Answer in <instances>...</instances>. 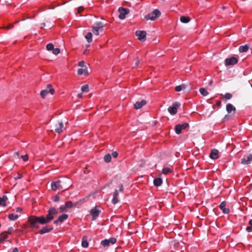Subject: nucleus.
I'll return each mask as SVG.
<instances>
[{"mask_svg":"<svg viewBox=\"0 0 252 252\" xmlns=\"http://www.w3.org/2000/svg\"><path fill=\"white\" fill-rule=\"evenodd\" d=\"M118 195H119L118 191L117 189H116L113 193V199L112 200V202L113 204H116L118 202V201H119L118 198Z\"/></svg>","mask_w":252,"mask_h":252,"instance_id":"5701e85b","label":"nucleus"},{"mask_svg":"<svg viewBox=\"0 0 252 252\" xmlns=\"http://www.w3.org/2000/svg\"><path fill=\"white\" fill-rule=\"evenodd\" d=\"M39 224H45L44 216L40 217L32 216L28 218L27 224L30 228L32 229H38L39 228Z\"/></svg>","mask_w":252,"mask_h":252,"instance_id":"f257e3e1","label":"nucleus"},{"mask_svg":"<svg viewBox=\"0 0 252 252\" xmlns=\"http://www.w3.org/2000/svg\"><path fill=\"white\" fill-rule=\"evenodd\" d=\"M249 224L250 226H247L246 230L248 232H250L252 231V219L249 220Z\"/></svg>","mask_w":252,"mask_h":252,"instance_id":"c9c22d12","label":"nucleus"},{"mask_svg":"<svg viewBox=\"0 0 252 252\" xmlns=\"http://www.w3.org/2000/svg\"><path fill=\"white\" fill-rule=\"evenodd\" d=\"M55 127V131L58 133H60L63 131V124L62 122H60L58 124L56 125Z\"/></svg>","mask_w":252,"mask_h":252,"instance_id":"aec40b11","label":"nucleus"},{"mask_svg":"<svg viewBox=\"0 0 252 252\" xmlns=\"http://www.w3.org/2000/svg\"><path fill=\"white\" fill-rule=\"evenodd\" d=\"M12 231H13V228L12 227H10L8 228L7 230L5 232L6 233L10 234H11Z\"/></svg>","mask_w":252,"mask_h":252,"instance_id":"a18cd8bd","label":"nucleus"},{"mask_svg":"<svg viewBox=\"0 0 252 252\" xmlns=\"http://www.w3.org/2000/svg\"><path fill=\"white\" fill-rule=\"evenodd\" d=\"M112 156L114 158H116L118 157V153L115 151V152H113L112 153Z\"/></svg>","mask_w":252,"mask_h":252,"instance_id":"09e8293b","label":"nucleus"},{"mask_svg":"<svg viewBox=\"0 0 252 252\" xmlns=\"http://www.w3.org/2000/svg\"><path fill=\"white\" fill-rule=\"evenodd\" d=\"M53 229V227H48L47 226H46L45 227H43L41 229H40L38 233L40 234H43L46 233H48L49 232H51Z\"/></svg>","mask_w":252,"mask_h":252,"instance_id":"6ab92c4d","label":"nucleus"},{"mask_svg":"<svg viewBox=\"0 0 252 252\" xmlns=\"http://www.w3.org/2000/svg\"><path fill=\"white\" fill-rule=\"evenodd\" d=\"M81 90L83 92H88L89 91V86L88 85H84L81 87Z\"/></svg>","mask_w":252,"mask_h":252,"instance_id":"4c0bfd02","label":"nucleus"},{"mask_svg":"<svg viewBox=\"0 0 252 252\" xmlns=\"http://www.w3.org/2000/svg\"><path fill=\"white\" fill-rule=\"evenodd\" d=\"M23 210V209L21 207H18L16 209V212L21 213Z\"/></svg>","mask_w":252,"mask_h":252,"instance_id":"603ef678","label":"nucleus"},{"mask_svg":"<svg viewBox=\"0 0 252 252\" xmlns=\"http://www.w3.org/2000/svg\"><path fill=\"white\" fill-rule=\"evenodd\" d=\"M60 53V49L59 48H54L52 51V53L55 55H58Z\"/></svg>","mask_w":252,"mask_h":252,"instance_id":"ea45409f","label":"nucleus"},{"mask_svg":"<svg viewBox=\"0 0 252 252\" xmlns=\"http://www.w3.org/2000/svg\"><path fill=\"white\" fill-rule=\"evenodd\" d=\"M60 196L58 195H56L53 197V200L55 202H57L60 200Z\"/></svg>","mask_w":252,"mask_h":252,"instance_id":"c03bdc74","label":"nucleus"},{"mask_svg":"<svg viewBox=\"0 0 252 252\" xmlns=\"http://www.w3.org/2000/svg\"><path fill=\"white\" fill-rule=\"evenodd\" d=\"M0 237H1V238L2 239H3V241H4L7 238H8V236L6 234V232H3L2 233H1L0 234Z\"/></svg>","mask_w":252,"mask_h":252,"instance_id":"58836bf2","label":"nucleus"},{"mask_svg":"<svg viewBox=\"0 0 252 252\" xmlns=\"http://www.w3.org/2000/svg\"><path fill=\"white\" fill-rule=\"evenodd\" d=\"M209 157L213 159H217L219 158V151L216 149H212L210 153Z\"/></svg>","mask_w":252,"mask_h":252,"instance_id":"dca6fc26","label":"nucleus"},{"mask_svg":"<svg viewBox=\"0 0 252 252\" xmlns=\"http://www.w3.org/2000/svg\"><path fill=\"white\" fill-rule=\"evenodd\" d=\"M100 213V211L98 209L97 206L93 208L90 211V214L92 216L93 220L96 219Z\"/></svg>","mask_w":252,"mask_h":252,"instance_id":"f8f14e48","label":"nucleus"},{"mask_svg":"<svg viewBox=\"0 0 252 252\" xmlns=\"http://www.w3.org/2000/svg\"><path fill=\"white\" fill-rule=\"evenodd\" d=\"M138 39L142 42H144L146 39V32L144 31H137L135 32Z\"/></svg>","mask_w":252,"mask_h":252,"instance_id":"9b49d317","label":"nucleus"},{"mask_svg":"<svg viewBox=\"0 0 252 252\" xmlns=\"http://www.w3.org/2000/svg\"><path fill=\"white\" fill-rule=\"evenodd\" d=\"M186 88V86L184 84H183V85H179V86H176L175 88V90L176 91V92H180L181 91H182L183 89H185Z\"/></svg>","mask_w":252,"mask_h":252,"instance_id":"72a5a7b5","label":"nucleus"},{"mask_svg":"<svg viewBox=\"0 0 252 252\" xmlns=\"http://www.w3.org/2000/svg\"><path fill=\"white\" fill-rule=\"evenodd\" d=\"M89 246V243L87 241V238L83 237L82 241V246L84 248H87Z\"/></svg>","mask_w":252,"mask_h":252,"instance_id":"7c9ffc66","label":"nucleus"},{"mask_svg":"<svg viewBox=\"0 0 252 252\" xmlns=\"http://www.w3.org/2000/svg\"><path fill=\"white\" fill-rule=\"evenodd\" d=\"M92 33L89 32L85 36V38L89 43H91L92 41Z\"/></svg>","mask_w":252,"mask_h":252,"instance_id":"2f4dec72","label":"nucleus"},{"mask_svg":"<svg viewBox=\"0 0 252 252\" xmlns=\"http://www.w3.org/2000/svg\"><path fill=\"white\" fill-rule=\"evenodd\" d=\"M19 152H15L14 153V157H16V156L19 157Z\"/></svg>","mask_w":252,"mask_h":252,"instance_id":"4d7b16f0","label":"nucleus"},{"mask_svg":"<svg viewBox=\"0 0 252 252\" xmlns=\"http://www.w3.org/2000/svg\"><path fill=\"white\" fill-rule=\"evenodd\" d=\"M117 242V239L114 237H111L109 239H105L101 242V244L104 247H108L110 244L113 245Z\"/></svg>","mask_w":252,"mask_h":252,"instance_id":"6e6552de","label":"nucleus"},{"mask_svg":"<svg viewBox=\"0 0 252 252\" xmlns=\"http://www.w3.org/2000/svg\"><path fill=\"white\" fill-rule=\"evenodd\" d=\"M13 27V25L10 24L8 26L4 27V28L9 30V29H12Z\"/></svg>","mask_w":252,"mask_h":252,"instance_id":"864d4df0","label":"nucleus"},{"mask_svg":"<svg viewBox=\"0 0 252 252\" xmlns=\"http://www.w3.org/2000/svg\"><path fill=\"white\" fill-rule=\"evenodd\" d=\"M146 104V101L144 100H141L140 102L137 101L135 104L134 107L135 109H139L142 107L143 106Z\"/></svg>","mask_w":252,"mask_h":252,"instance_id":"412c9836","label":"nucleus"},{"mask_svg":"<svg viewBox=\"0 0 252 252\" xmlns=\"http://www.w3.org/2000/svg\"><path fill=\"white\" fill-rule=\"evenodd\" d=\"M45 26V23H42L41 24V29H43Z\"/></svg>","mask_w":252,"mask_h":252,"instance_id":"6e6d98bb","label":"nucleus"},{"mask_svg":"<svg viewBox=\"0 0 252 252\" xmlns=\"http://www.w3.org/2000/svg\"><path fill=\"white\" fill-rule=\"evenodd\" d=\"M23 178V175L21 173H18L17 176L15 178V179H20Z\"/></svg>","mask_w":252,"mask_h":252,"instance_id":"de8ad7c7","label":"nucleus"},{"mask_svg":"<svg viewBox=\"0 0 252 252\" xmlns=\"http://www.w3.org/2000/svg\"><path fill=\"white\" fill-rule=\"evenodd\" d=\"M124 187H123V184H121V185H120V189H119V190H120V191H122H122H124Z\"/></svg>","mask_w":252,"mask_h":252,"instance_id":"5fc2aeb1","label":"nucleus"},{"mask_svg":"<svg viewBox=\"0 0 252 252\" xmlns=\"http://www.w3.org/2000/svg\"><path fill=\"white\" fill-rule=\"evenodd\" d=\"M212 82H213L212 81H210V83H209V84H212Z\"/></svg>","mask_w":252,"mask_h":252,"instance_id":"e2e57ef3","label":"nucleus"},{"mask_svg":"<svg viewBox=\"0 0 252 252\" xmlns=\"http://www.w3.org/2000/svg\"><path fill=\"white\" fill-rule=\"evenodd\" d=\"M226 203L225 201L221 202L219 205L220 209L222 211V213L224 214H228L230 212V210L228 208L226 207Z\"/></svg>","mask_w":252,"mask_h":252,"instance_id":"4468645a","label":"nucleus"},{"mask_svg":"<svg viewBox=\"0 0 252 252\" xmlns=\"http://www.w3.org/2000/svg\"><path fill=\"white\" fill-rule=\"evenodd\" d=\"M180 104L178 102H175L173 103L172 106L169 107L168 108V112L172 115H174L177 112V108L179 107Z\"/></svg>","mask_w":252,"mask_h":252,"instance_id":"1a4fd4ad","label":"nucleus"},{"mask_svg":"<svg viewBox=\"0 0 252 252\" xmlns=\"http://www.w3.org/2000/svg\"><path fill=\"white\" fill-rule=\"evenodd\" d=\"M19 216L20 215L17 214H10L8 215V218L11 220H15L19 217Z\"/></svg>","mask_w":252,"mask_h":252,"instance_id":"c85d7f7f","label":"nucleus"},{"mask_svg":"<svg viewBox=\"0 0 252 252\" xmlns=\"http://www.w3.org/2000/svg\"><path fill=\"white\" fill-rule=\"evenodd\" d=\"M190 19L188 16H181L180 17V21L183 23H187L189 22Z\"/></svg>","mask_w":252,"mask_h":252,"instance_id":"c756f323","label":"nucleus"},{"mask_svg":"<svg viewBox=\"0 0 252 252\" xmlns=\"http://www.w3.org/2000/svg\"><path fill=\"white\" fill-rule=\"evenodd\" d=\"M77 203L73 204L71 201H67L65 203V205L66 208H71L72 207H76Z\"/></svg>","mask_w":252,"mask_h":252,"instance_id":"cd10ccee","label":"nucleus"},{"mask_svg":"<svg viewBox=\"0 0 252 252\" xmlns=\"http://www.w3.org/2000/svg\"><path fill=\"white\" fill-rule=\"evenodd\" d=\"M8 200V197L5 195H3L0 197V206L5 207L6 206V202Z\"/></svg>","mask_w":252,"mask_h":252,"instance_id":"a211bd4d","label":"nucleus"},{"mask_svg":"<svg viewBox=\"0 0 252 252\" xmlns=\"http://www.w3.org/2000/svg\"><path fill=\"white\" fill-rule=\"evenodd\" d=\"M84 10V8H82V7H79V11L80 12V10Z\"/></svg>","mask_w":252,"mask_h":252,"instance_id":"052dcab7","label":"nucleus"},{"mask_svg":"<svg viewBox=\"0 0 252 252\" xmlns=\"http://www.w3.org/2000/svg\"><path fill=\"white\" fill-rule=\"evenodd\" d=\"M68 218V215L66 214H63L61 215L58 219L54 221V223L56 225H58L60 222H63Z\"/></svg>","mask_w":252,"mask_h":252,"instance_id":"2eb2a0df","label":"nucleus"},{"mask_svg":"<svg viewBox=\"0 0 252 252\" xmlns=\"http://www.w3.org/2000/svg\"><path fill=\"white\" fill-rule=\"evenodd\" d=\"M66 207H65V204L63 205H62L60 207V210L61 211V212H63L65 211L66 209Z\"/></svg>","mask_w":252,"mask_h":252,"instance_id":"79ce46f5","label":"nucleus"},{"mask_svg":"<svg viewBox=\"0 0 252 252\" xmlns=\"http://www.w3.org/2000/svg\"><path fill=\"white\" fill-rule=\"evenodd\" d=\"M58 214V212L57 209L55 207L50 208L47 214L45 217L44 216V219L45 220V224L48 223L51 220H52Z\"/></svg>","mask_w":252,"mask_h":252,"instance_id":"f03ea898","label":"nucleus"},{"mask_svg":"<svg viewBox=\"0 0 252 252\" xmlns=\"http://www.w3.org/2000/svg\"><path fill=\"white\" fill-rule=\"evenodd\" d=\"M111 160V156L109 154L105 155L104 157V160L106 162H109Z\"/></svg>","mask_w":252,"mask_h":252,"instance_id":"f704fd0d","label":"nucleus"},{"mask_svg":"<svg viewBox=\"0 0 252 252\" xmlns=\"http://www.w3.org/2000/svg\"><path fill=\"white\" fill-rule=\"evenodd\" d=\"M162 184V180L160 178H156L154 180V185L156 187H159Z\"/></svg>","mask_w":252,"mask_h":252,"instance_id":"393cba45","label":"nucleus"},{"mask_svg":"<svg viewBox=\"0 0 252 252\" xmlns=\"http://www.w3.org/2000/svg\"><path fill=\"white\" fill-rule=\"evenodd\" d=\"M224 97L225 99H230L232 98V94H231L229 93H227L225 94Z\"/></svg>","mask_w":252,"mask_h":252,"instance_id":"a19ab883","label":"nucleus"},{"mask_svg":"<svg viewBox=\"0 0 252 252\" xmlns=\"http://www.w3.org/2000/svg\"><path fill=\"white\" fill-rule=\"evenodd\" d=\"M54 46L51 43H48L46 45V49L48 51H53V50L54 49Z\"/></svg>","mask_w":252,"mask_h":252,"instance_id":"e433bc0d","label":"nucleus"},{"mask_svg":"<svg viewBox=\"0 0 252 252\" xmlns=\"http://www.w3.org/2000/svg\"><path fill=\"white\" fill-rule=\"evenodd\" d=\"M226 110L228 113H230L232 111H233L235 113L236 111L235 107L231 103H228L226 105Z\"/></svg>","mask_w":252,"mask_h":252,"instance_id":"4be33fe9","label":"nucleus"},{"mask_svg":"<svg viewBox=\"0 0 252 252\" xmlns=\"http://www.w3.org/2000/svg\"><path fill=\"white\" fill-rule=\"evenodd\" d=\"M189 126V124L187 123H185L182 124L177 125L175 127V132L177 134H180L182 132L183 129H185Z\"/></svg>","mask_w":252,"mask_h":252,"instance_id":"0eeeda50","label":"nucleus"},{"mask_svg":"<svg viewBox=\"0 0 252 252\" xmlns=\"http://www.w3.org/2000/svg\"><path fill=\"white\" fill-rule=\"evenodd\" d=\"M199 92L200 93L203 95V96H206L208 94V91L204 88H201L199 89Z\"/></svg>","mask_w":252,"mask_h":252,"instance_id":"473e14b6","label":"nucleus"},{"mask_svg":"<svg viewBox=\"0 0 252 252\" xmlns=\"http://www.w3.org/2000/svg\"><path fill=\"white\" fill-rule=\"evenodd\" d=\"M249 49V46L247 44L240 46L239 48V52L241 53L246 52Z\"/></svg>","mask_w":252,"mask_h":252,"instance_id":"a878e982","label":"nucleus"},{"mask_svg":"<svg viewBox=\"0 0 252 252\" xmlns=\"http://www.w3.org/2000/svg\"><path fill=\"white\" fill-rule=\"evenodd\" d=\"M139 58L138 57H137L136 58V61H135V65L134 67H136L138 66L139 63Z\"/></svg>","mask_w":252,"mask_h":252,"instance_id":"49530a36","label":"nucleus"},{"mask_svg":"<svg viewBox=\"0 0 252 252\" xmlns=\"http://www.w3.org/2000/svg\"><path fill=\"white\" fill-rule=\"evenodd\" d=\"M3 242H4V241H3V239H2L1 238V237H0V243H3Z\"/></svg>","mask_w":252,"mask_h":252,"instance_id":"bf43d9fd","label":"nucleus"},{"mask_svg":"<svg viewBox=\"0 0 252 252\" xmlns=\"http://www.w3.org/2000/svg\"><path fill=\"white\" fill-rule=\"evenodd\" d=\"M88 53V51L87 50H85L84 52V54H87Z\"/></svg>","mask_w":252,"mask_h":252,"instance_id":"680f3d73","label":"nucleus"},{"mask_svg":"<svg viewBox=\"0 0 252 252\" xmlns=\"http://www.w3.org/2000/svg\"><path fill=\"white\" fill-rule=\"evenodd\" d=\"M55 92V90L52 88V86L51 84H48L46 89L41 91L40 95L42 98H44L48 94H54Z\"/></svg>","mask_w":252,"mask_h":252,"instance_id":"423d86ee","label":"nucleus"},{"mask_svg":"<svg viewBox=\"0 0 252 252\" xmlns=\"http://www.w3.org/2000/svg\"><path fill=\"white\" fill-rule=\"evenodd\" d=\"M78 65L81 67H84L85 66V62L83 61L79 62Z\"/></svg>","mask_w":252,"mask_h":252,"instance_id":"3c124183","label":"nucleus"},{"mask_svg":"<svg viewBox=\"0 0 252 252\" xmlns=\"http://www.w3.org/2000/svg\"><path fill=\"white\" fill-rule=\"evenodd\" d=\"M62 183V181L61 180H58L57 181L52 182V189L55 191L57 189L66 190L69 188V186L64 187Z\"/></svg>","mask_w":252,"mask_h":252,"instance_id":"20e7f679","label":"nucleus"},{"mask_svg":"<svg viewBox=\"0 0 252 252\" xmlns=\"http://www.w3.org/2000/svg\"><path fill=\"white\" fill-rule=\"evenodd\" d=\"M120 14L119 17L120 19H124L126 18V15L127 14L129 10L128 8L120 7L119 9Z\"/></svg>","mask_w":252,"mask_h":252,"instance_id":"ddd939ff","label":"nucleus"},{"mask_svg":"<svg viewBox=\"0 0 252 252\" xmlns=\"http://www.w3.org/2000/svg\"><path fill=\"white\" fill-rule=\"evenodd\" d=\"M221 101H220V100H218L216 102V105L219 108L221 106Z\"/></svg>","mask_w":252,"mask_h":252,"instance_id":"8fccbe9b","label":"nucleus"},{"mask_svg":"<svg viewBox=\"0 0 252 252\" xmlns=\"http://www.w3.org/2000/svg\"><path fill=\"white\" fill-rule=\"evenodd\" d=\"M238 62V60L235 57H231L229 58L225 59L224 63L226 66L233 65L236 64Z\"/></svg>","mask_w":252,"mask_h":252,"instance_id":"9d476101","label":"nucleus"},{"mask_svg":"<svg viewBox=\"0 0 252 252\" xmlns=\"http://www.w3.org/2000/svg\"><path fill=\"white\" fill-rule=\"evenodd\" d=\"M252 161V155L250 154L246 158L241 159V163L243 164H249Z\"/></svg>","mask_w":252,"mask_h":252,"instance_id":"f3484780","label":"nucleus"},{"mask_svg":"<svg viewBox=\"0 0 252 252\" xmlns=\"http://www.w3.org/2000/svg\"><path fill=\"white\" fill-rule=\"evenodd\" d=\"M104 25L101 22L95 23L94 26L92 27V32L94 34L98 35L99 32H102L103 30Z\"/></svg>","mask_w":252,"mask_h":252,"instance_id":"39448f33","label":"nucleus"},{"mask_svg":"<svg viewBox=\"0 0 252 252\" xmlns=\"http://www.w3.org/2000/svg\"><path fill=\"white\" fill-rule=\"evenodd\" d=\"M161 15L160 11L158 9H154L151 13L145 15L146 20L155 21Z\"/></svg>","mask_w":252,"mask_h":252,"instance_id":"7ed1b4c3","label":"nucleus"},{"mask_svg":"<svg viewBox=\"0 0 252 252\" xmlns=\"http://www.w3.org/2000/svg\"><path fill=\"white\" fill-rule=\"evenodd\" d=\"M173 171V168L172 167H164L162 170V173L163 174L166 175L169 173Z\"/></svg>","mask_w":252,"mask_h":252,"instance_id":"bb28decb","label":"nucleus"},{"mask_svg":"<svg viewBox=\"0 0 252 252\" xmlns=\"http://www.w3.org/2000/svg\"><path fill=\"white\" fill-rule=\"evenodd\" d=\"M77 74L79 75H81L84 74L85 76L88 75V72L87 69V67L85 66V68H79L77 71Z\"/></svg>","mask_w":252,"mask_h":252,"instance_id":"b1692460","label":"nucleus"},{"mask_svg":"<svg viewBox=\"0 0 252 252\" xmlns=\"http://www.w3.org/2000/svg\"><path fill=\"white\" fill-rule=\"evenodd\" d=\"M21 158L23 159V160L24 161H26L28 160V159H29V157H28V156L27 155L22 156H21Z\"/></svg>","mask_w":252,"mask_h":252,"instance_id":"37998d69","label":"nucleus"},{"mask_svg":"<svg viewBox=\"0 0 252 252\" xmlns=\"http://www.w3.org/2000/svg\"><path fill=\"white\" fill-rule=\"evenodd\" d=\"M78 97L81 98L82 97V94H78Z\"/></svg>","mask_w":252,"mask_h":252,"instance_id":"13d9d810","label":"nucleus"}]
</instances>
